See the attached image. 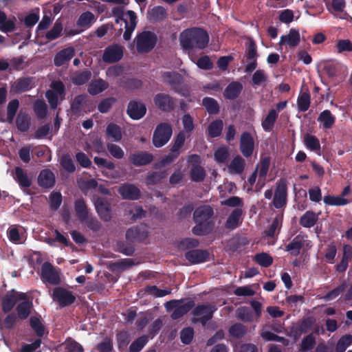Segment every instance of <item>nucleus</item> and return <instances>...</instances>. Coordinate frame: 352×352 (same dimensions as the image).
<instances>
[{
	"instance_id": "1",
	"label": "nucleus",
	"mask_w": 352,
	"mask_h": 352,
	"mask_svg": "<svg viewBox=\"0 0 352 352\" xmlns=\"http://www.w3.org/2000/svg\"><path fill=\"white\" fill-rule=\"evenodd\" d=\"M179 41L181 45L185 49H202L208 43L209 36L204 30L192 28L184 30L180 34Z\"/></svg>"
},
{
	"instance_id": "2",
	"label": "nucleus",
	"mask_w": 352,
	"mask_h": 352,
	"mask_svg": "<svg viewBox=\"0 0 352 352\" xmlns=\"http://www.w3.org/2000/svg\"><path fill=\"white\" fill-rule=\"evenodd\" d=\"M213 214V210L209 206H203L197 208L194 212V220L196 226L192 232L196 235H202L207 233L211 228L209 219Z\"/></svg>"
},
{
	"instance_id": "3",
	"label": "nucleus",
	"mask_w": 352,
	"mask_h": 352,
	"mask_svg": "<svg viewBox=\"0 0 352 352\" xmlns=\"http://www.w3.org/2000/svg\"><path fill=\"white\" fill-rule=\"evenodd\" d=\"M116 22L121 25H124L125 31L123 35L124 40L128 41L136 26V15L133 11L122 12L120 16L116 19Z\"/></svg>"
},
{
	"instance_id": "4",
	"label": "nucleus",
	"mask_w": 352,
	"mask_h": 352,
	"mask_svg": "<svg viewBox=\"0 0 352 352\" xmlns=\"http://www.w3.org/2000/svg\"><path fill=\"white\" fill-rule=\"evenodd\" d=\"M45 96L52 109L57 107L58 103L65 98V87L60 81H54L50 85Z\"/></svg>"
},
{
	"instance_id": "5",
	"label": "nucleus",
	"mask_w": 352,
	"mask_h": 352,
	"mask_svg": "<svg viewBox=\"0 0 352 352\" xmlns=\"http://www.w3.org/2000/svg\"><path fill=\"white\" fill-rule=\"evenodd\" d=\"M172 133V127L170 124L161 123L157 125L153 137L154 146L160 148L165 145L170 140Z\"/></svg>"
},
{
	"instance_id": "6",
	"label": "nucleus",
	"mask_w": 352,
	"mask_h": 352,
	"mask_svg": "<svg viewBox=\"0 0 352 352\" xmlns=\"http://www.w3.org/2000/svg\"><path fill=\"white\" fill-rule=\"evenodd\" d=\"M193 306L194 302L191 300H188L187 302L170 300L165 304V307L167 310L175 309L171 316L173 319H177L182 316L186 313H187Z\"/></svg>"
},
{
	"instance_id": "7",
	"label": "nucleus",
	"mask_w": 352,
	"mask_h": 352,
	"mask_svg": "<svg viewBox=\"0 0 352 352\" xmlns=\"http://www.w3.org/2000/svg\"><path fill=\"white\" fill-rule=\"evenodd\" d=\"M162 80L169 85L172 89L182 96L186 94V90L181 87L182 78L177 72H165L162 74Z\"/></svg>"
},
{
	"instance_id": "8",
	"label": "nucleus",
	"mask_w": 352,
	"mask_h": 352,
	"mask_svg": "<svg viewBox=\"0 0 352 352\" xmlns=\"http://www.w3.org/2000/svg\"><path fill=\"white\" fill-rule=\"evenodd\" d=\"M217 308L214 306L210 305L198 306L193 311L194 320L205 325L206 322L212 318Z\"/></svg>"
},
{
	"instance_id": "9",
	"label": "nucleus",
	"mask_w": 352,
	"mask_h": 352,
	"mask_svg": "<svg viewBox=\"0 0 352 352\" xmlns=\"http://www.w3.org/2000/svg\"><path fill=\"white\" fill-rule=\"evenodd\" d=\"M156 36L153 33L144 32L140 34L137 40V49L140 52H146L155 45Z\"/></svg>"
},
{
	"instance_id": "10",
	"label": "nucleus",
	"mask_w": 352,
	"mask_h": 352,
	"mask_svg": "<svg viewBox=\"0 0 352 352\" xmlns=\"http://www.w3.org/2000/svg\"><path fill=\"white\" fill-rule=\"evenodd\" d=\"M41 278L45 282L56 285L60 282L58 271L50 263H45L41 267Z\"/></svg>"
},
{
	"instance_id": "11",
	"label": "nucleus",
	"mask_w": 352,
	"mask_h": 352,
	"mask_svg": "<svg viewBox=\"0 0 352 352\" xmlns=\"http://www.w3.org/2000/svg\"><path fill=\"white\" fill-rule=\"evenodd\" d=\"M52 296L60 306L70 305L75 300V296L70 292L61 287L55 288Z\"/></svg>"
},
{
	"instance_id": "12",
	"label": "nucleus",
	"mask_w": 352,
	"mask_h": 352,
	"mask_svg": "<svg viewBox=\"0 0 352 352\" xmlns=\"http://www.w3.org/2000/svg\"><path fill=\"white\" fill-rule=\"evenodd\" d=\"M123 56V47L118 44L109 46L104 50L102 59L106 63L118 61Z\"/></svg>"
},
{
	"instance_id": "13",
	"label": "nucleus",
	"mask_w": 352,
	"mask_h": 352,
	"mask_svg": "<svg viewBox=\"0 0 352 352\" xmlns=\"http://www.w3.org/2000/svg\"><path fill=\"white\" fill-rule=\"evenodd\" d=\"M26 295L16 292H10L5 295L1 301L2 308L4 312L10 311L20 299H25Z\"/></svg>"
},
{
	"instance_id": "14",
	"label": "nucleus",
	"mask_w": 352,
	"mask_h": 352,
	"mask_svg": "<svg viewBox=\"0 0 352 352\" xmlns=\"http://www.w3.org/2000/svg\"><path fill=\"white\" fill-rule=\"evenodd\" d=\"M7 235L10 242L22 244L26 240L25 230L23 227L12 226L8 229Z\"/></svg>"
},
{
	"instance_id": "15",
	"label": "nucleus",
	"mask_w": 352,
	"mask_h": 352,
	"mask_svg": "<svg viewBox=\"0 0 352 352\" xmlns=\"http://www.w3.org/2000/svg\"><path fill=\"white\" fill-rule=\"evenodd\" d=\"M287 200V187L284 182H280L277 184L274 193L273 204L275 208H280L286 204Z\"/></svg>"
},
{
	"instance_id": "16",
	"label": "nucleus",
	"mask_w": 352,
	"mask_h": 352,
	"mask_svg": "<svg viewBox=\"0 0 352 352\" xmlns=\"http://www.w3.org/2000/svg\"><path fill=\"white\" fill-rule=\"evenodd\" d=\"M96 209L102 219L108 221L111 218L109 204L104 199L96 198L94 199Z\"/></svg>"
},
{
	"instance_id": "17",
	"label": "nucleus",
	"mask_w": 352,
	"mask_h": 352,
	"mask_svg": "<svg viewBox=\"0 0 352 352\" xmlns=\"http://www.w3.org/2000/svg\"><path fill=\"white\" fill-rule=\"evenodd\" d=\"M254 143L252 137L248 133H243L240 140V150L242 154L248 157H250L254 150Z\"/></svg>"
},
{
	"instance_id": "18",
	"label": "nucleus",
	"mask_w": 352,
	"mask_h": 352,
	"mask_svg": "<svg viewBox=\"0 0 352 352\" xmlns=\"http://www.w3.org/2000/svg\"><path fill=\"white\" fill-rule=\"evenodd\" d=\"M300 41V35L298 30L292 29L289 32L280 37L279 45L289 47L297 46Z\"/></svg>"
},
{
	"instance_id": "19",
	"label": "nucleus",
	"mask_w": 352,
	"mask_h": 352,
	"mask_svg": "<svg viewBox=\"0 0 352 352\" xmlns=\"http://www.w3.org/2000/svg\"><path fill=\"white\" fill-rule=\"evenodd\" d=\"M146 107L142 102H131L128 106L127 113L133 120H139L146 113Z\"/></svg>"
},
{
	"instance_id": "20",
	"label": "nucleus",
	"mask_w": 352,
	"mask_h": 352,
	"mask_svg": "<svg viewBox=\"0 0 352 352\" xmlns=\"http://www.w3.org/2000/svg\"><path fill=\"white\" fill-rule=\"evenodd\" d=\"M155 105L163 111L171 109L174 106L173 100L167 94H158L154 98Z\"/></svg>"
},
{
	"instance_id": "21",
	"label": "nucleus",
	"mask_w": 352,
	"mask_h": 352,
	"mask_svg": "<svg viewBox=\"0 0 352 352\" xmlns=\"http://www.w3.org/2000/svg\"><path fill=\"white\" fill-rule=\"evenodd\" d=\"M309 245V242L306 237L303 236H297L294 240L287 246V250L293 255H298L300 249L305 245Z\"/></svg>"
},
{
	"instance_id": "22",
	"label": "nucleus",
	"mask_w": 352,
	"mask_h": 352,
	"mask_svg": "<svg viewBox=\"0 0 352 352\" xmlns=\"http://www.w3.org/2000/svg\"><path fill=\"white\" fill-rule=\"evenodd\" d=\"M74 49L72 47L60 51L54 57V64L58 67L64 65L74 56Z\"/></svg>"
},
{
	"instance_id": "23",
	"label": "nucleus",
	"mask_w": 352,
	"mask_h": 352,
	"mask_svg": "<svg viewBox=\"0 0 352 352\" xmlns=\"http://www.w3.org/2000/svg\"><path fill=\"white\" fill-rule=\"evenodd\" d=\"M344 0H332L331 7L329 8V11L336 17L346 19L348 15L344 12Z\"/></svg>"
},
{
	"instance_id": "24",
	"label": "nucleus",
	"mask_w": 352,
	"mask_h": 352,
	"mask_svg": "<svg viewBox=\"0 0 352 352\" xmlns=\"http://www.w3.org/2000/svg\"><path fill=\"white\" fill-rule=\"evenodd\" d=\"M186 140V135L184 132H180L175 140L170 155L167 157V160L170 162L176 158L179 154L180 149L183 146Z\"/></svg>"
},
{
	"instance_id": "25",
	"label": "nucleus",
	"mask_w": 352,
	"mask_h": 352,
	"mask_svg": "<svg viewBox=\"0 0 352 352\" xmlns=\"http://www.w3.org/2000/svg\"><path fill=\"white\" fill-rule=\"evenodd\" d=\"M109 85L101 78L93 79L88 85L87 91L91 95H97L107 89Z\"/></svg>"
},
{
	"instance_id": "26",
	"label": "nucleus",
	"mask_w": 352,
	"mask_h": 352,
	"mask_svg": "<svg viewBox=\"0 0 352 352\" xmlns=\"http://www.w3.org/2000/svg\"><path fill=\"white\" fill-rule=\"evenodd\" d=\"M119 192L124 199H135L140 195L139 190L131 184H124L119 188Z\"/></svg>"
},
{
	"instance_id": "27",
	"label": "nucleus",
	"mask_w": 352,
	"mask_h": 352,
	"mask_svg": "<svg viewBox=\"0 0 352 352\" xmlns=\"http://www.w3.org/2000/svg\"><path fill=\"white\" fill-rule=\"evenodd\" d=\"M208 253L203 250H192L186 254V258L192 263H199L206 261Z\"/></svg>"
},
{
	"instance_id": "28",
	"label": "nucleus",
	"mask_w": 352,
	"mask_h": 352,
	"mask_svg": "<svg viewBox=\"0 0 352 352\" xmlns=\"http://www.w3.org/2000/svg\"><path fill=\"white\" fill-rule=\"evenodd\" d=\"M244 166V160L241 157L237 155L228 166V171L230 174H240L243 172Z\"/></svg>"
},
{
	"instance_id": "29",
	"label": "nucleus",
	"mask_w": 352,
	"mask_h": 352,
	"mask_svg": "<svg viewBox=\"0 0 352 352\" xmlns=\"http://www.w3.org/2000/svg\"><path fill=\"white\" fill-rule=\"evenodd\" d=\"M38 183L43 187H51L55 182V177L52 172L48 170H43L38 176Z\"/></svg>"
},
{
	"instance_id": "30",
	"label": "nucleus",
	"mask_w": 352,
	"mask_h": 352,
	"mask_svg": "<svg viewBox=\"0 0 352 352\" xmlns=\"http://www.w3.org/2000/svg\"><path fill=\"white\" fill-rule=\"evenodd\" d=\"M335 117L329 110H324L320 113L318 118V121L324 129H330L335 122Z\"/></svg>"
},
{
	"instance_id": "31",
	"label": "nucleus",
	"mask_w": 352,
	"mask_h": 352,
	"mask_svg": "<svg viewBox=\"0 0 352 352\" xmlns=\"http://www.w3.org/2000/svg\"><path fill=\"white\" fill-rule=\"evenodd\" d=\"M91 76V72L89 70L78 71L71 76V80L76 85H81L86 83Z\"/></svg>"
},
{
	"instance_id": "32",
	"label": "nucleus",
	"mask_w": 352,
	"mask_h": 352,
	"mask_svg": "<svg viewBox=\"0 0 352 352\" xmlns=\"http://www.w3.org/2000/svg\"><path fill=\"white\" fill-rule=\"evenodd\" d=\"M31 80L29 78H21L11 85V91L15 93L23 92L31 88Z\"/></svg>"
},
{
	"instance_id": "33",
	"label": "nucleus",
	"mask_w": 352,
	"mask_h": 352,
	"mask_svg": "<svg viewBox=\"0 0 352 352\" xmlns=\"http://www.w3.org/2000/svg\"><path fill=\"white\" fill-rule=\"evenodd\" d=\"M147 236V232L144 228L133 227L129 228L126 232V237L129 240H142Z\"/></svg>"
},
{
	"instance_id": "34",
	"label": "nucleus",
	"mask_w": 352,
	"mask_h": 352,
	"mask_svg": "<svg viewBox=\"0 0 352 352\" xmlns=\"http://www.w3.org/2000/svg\"><path fill=\"white\" fill-rule=\"evenodd\" d=\"M229 156V148L225 146H219L214 151V160L219 164H225L228 161Z\"/></svg>"
},
{
	"instance_id": "35",
	"label": "nucleus",
	"mask_w": 352,
	"mask_h": 352,
	"mask_svg": "<svg viewBox=\"0 0 352 352\" xmlns=\"http://www.w3.org/2000/svg\"><path fill=\"white\" fill-rule=\"evenodd\" d=\"M242 210L236 208L233 210L226 221V227L230 229L236 228L241 221Z\"/></svg>"
},
{
	"instance_id": "36",
	"label": "nucleus",
	"mask_w": 352,
	"mask_h": 352,
	"mask_svg": "<svg viewBox=\"0 0 352 352\" xmlns=\"http://www.w3.org/2000/svg\"><path fill=\"white\" fill-rule=\"evenodd\" d=\"M131 159L133 164L142 166L151 162L153 160V156L149 153L140 152L133 155Z\"/></svg>"
},
{
	"instance_id": "37",
	"label": "nucleus",
	"mask_w": 352,
	"mask_h": 352,
	"mask_svg": "<svg viewBox=\"0 0 352 352\" xmlns=\"http://www.w3.org/2000/svg\"><path fill=\"white\" fill-rule=\"evenodd\" d=\"M242 89V85L237 82L230 83L225 89L224 96L228 99H234L238 96Z\"/></svg>"
},
{
	"instance_id": "38",
	"label": "nucleus",
	"mask_w": 352,
	"mask_h": 352,
	"mask_svg": "<svg viewBox=\"0 0 352 352\" xmlns=\"http://www.w3.org/2000/svg\"><path fill=\"white\" fill-rule=\"evenodd\" d=\"M16 307L18 318L20 319L26 318L30 315L32 307V302L25 300V298Z\"/></svg>"
},
{
	"instance_id": "39",
	"label": "nucleus",
	"mask_w": 352,
	"mask_h": 352,
	"mask_svg": "<svg viewBox=\"0 0 352 352\" xmlns=\"http://www.w3.org/2000/svg\"><path fill=\"white\" fill-rule=\"evenodd\" d=\"M304 143L307 148L311 151L318 152L320 149V144L318 139L310 134H305L304 136Z\"/></svg>"
},
{
	"instance_id": "40",
	"label": "nucleus",
	"mask_w": 352,
	"mask_h": 352,
	"mask_svg": "<svg viewBox=\"0 0 352 352\" xmlns=\"http://www.w3.org/2000/svg\"><path fill=\"white\" fill-rule=\"evenodd\" d=\"M318 219V215L313 212L307 211L300 218V224L305 228H311L314 226Z\"/></svg>"
},
{
	"instance_id": "41",
	"label": "nucleus",
	"mask_w": 352,
	"mask_h": 352,
	"mask_svg": "<svg viewBox=\"0 0 352 352\" xmlns=\"http://www.w3.org/2000/svg\"><path fill=\"white\" fill-rule=\"evenodd\" d=\"M15 179L22 187H28L31 184L30 179L28 178L26 173L19 167L15 168Z\"/></svg>"
},
{
	"instance_id": "42",
	"label": "nucleus",
	"mask_w": 352,
	"mask_h": 352,
	"mask_svg": "<svg viewBox=\"0 0 352 352\" xmlns=\"http://www.w3.org/2000/svg\"><path fill=\"white\" fill-rule=\"evenodd\" d=\"M87 96L86 95H80L76 96L73 100L71 109L74 113H80L82 107L87 102Z\"/></svg>"
},
{
	"instance_id": "43",
	"label": "nucleus",
	"mask_w": 352,
	"mask_h": 352,
	"mask_svg": "<svg viewBox=\"0 0 352 352\" xmlns=\"http://www.w3.org/2000/svg\"><path fill=\"white\" fill-rule=\"evenodd\" d=\"M107 135L114 141L122 139V131L120 126L114 124H109L107 127Z\"/></svg>"
},
{
	"instance_id": "44",
	"label": "nucleus",
	"mask_w": 352,
	"mask_h": 352,
	"mask_svg": "<svg viewBox=\"0 0 352 352\" xmlns=\"http://www.w3.org/2000/svg\"><path fill=\"white\" fill-rule=\"evenodd\" d=\"M297 104L300 111H307L310 105V95L307 92H301L298 96Z\"/></svg>"
},
{
	"instance_id": "45",
	"label": "nucleus",
	"mask_w": 352,
	"mask_h": 352,
	"mask_svg": "<svg viewBox=\"0 0 352 352\" xmlns=\"http://www.w3.org/2000/svg\"><path fill=\"white\" fill-rule=\"evenodd\" d=\"M277 116L278 113L274 109L270 111L262 122V126L265 131H270L272 129Z\"/></svg>"
},
{
	"instance_id": "46",
	"label": "nucleus",
	"mask_w": 352,
	"mask_h": 352,
	"mask_svg": "<svg viewBox=\"0 0 352 352\" xmlns=\"http://www.w3.org/2000/svg\"><path fill=\"white\" fill-rule=\"evenodd\" d=\"M352 344V336L344 335L342 336L336 345V352H344L348 346Z\"/></svg>"
},
{
	"instance_id": "47",
	"label": "nucleus",
	"mask_w": 352,
	"mask_h": 352,
	"mask_svg": "<svg viewBox=\"0 0 352 352\" xmlns=\"http://www.w3.org/2000/svg\"><path fill=\"white\" fill-rule=\"evenodd\" d=\"M236 316L238 319L244 322H252L253 320L251 310L245 307H239L236 311Z\"/></svg>"
},
{
	"instance_id": "48",
	"label": "nucleus",
	"mask_w": 352,
	"mask_h": 352,
	"mask_svg": "<svg viewBox=\"0 0 352 352\" xmlns=\"http://www.w3.org/2000/svg\"><path fill=\"white\" fill-rule=\"evenodd\" d=\"M270 161L269 158L265 157L261 160V162L257 165L255 172L259 176L261 179H263L267 173Z\"/></svg>"
},
{
	"instance_id": "49",
	"label": "nucleus",
	"mask_w": 352,
	"mask_h": 352,
	"mask_svg": "<svg viewBox=\"0 0 352 352\" xmlns=\"http://www.w3.org/2000/svg\"><path fill=\"white\" fill-rule=\"evenodd\" d=\"M65 352H83L82 347L76 342L67 340L60 346Z\"/></svg>"
},
{
	"instance_id": "50",
	"label": "nucleus",
	"mask_w": 352,
	"mask_h": 352,
	"mask_svg": "<svg viewBox=\"0 0 352 352\" xmlns=\"http://www.w3.org/2000/svg\"><path fill=\"white\" fill-rule=\"evenodd\" d=\"M96 21L94 15L89 12H86L82 13L78 19V25L81 27H89Z\"/></svg>"
},
{
	"instance_id": "51",
	"label": "nucleus",
	"mask_w": 352,
	"mask_h": 352,
	"mask_svg": "<svg viewBox=\"0 0 352 352\" xmlns=\"http://www.w3.org/2000/svg\"><path fill=\"white\" fill-rule=\"evenodd\" d=\"M75 208L77 216L81 221L82 220L87 219V217L89 216L85 204L82 200H77L76 201Z\"/></svg>"
},
{
	"instance_id": "52",
	"label": "nucleus",
	"mask_w": 352,
	"mask_h": 352,
	"mask_svg": "<svg viewBox=\"0 0 352 352\" xmlns=\"http://www.w3.org/2000/svg\"><path fill=\"white\" fill-rule=\"evenodd\" d=\"M323 201L324 204L331 206H344L348 203L342 196H325Z\"/></svg>"
},
{
	"instance_id": "53",
	"label": "nucleus",
	"mask_w": 352,
	"mask_h": 352,
	"mask_svg": "<svg viewBox=\"0 0 352 352\" xmlns=\"http://www.w3.org/2000/svg\"><path fill=\"white\" fill-rule=\"evenodd\" d=\"M30 118L25 114L20 113L16 118V126L21 131H26L30 126Z\"/></svg>"
},
{
	"instance_id": "54",
	"label": "nucleus",
	"mask_w": 352,
	"mask_h": 352,
	"mask_svg": "<svg viewBox=\"0 0 352 352\" xmlns=\"http://www.w3.org/2000/svg\"><path fill=\"white\" fill-rule=\"evenodd\" d=\"M254 85H261L267 82V76L264 70L258 69L252 75V78Z\"/></svg>"
},
{
	"instance_id": "55",
	"label": "nucleus",
	"mask_w": 352,
	"mask_h": 352,
	"mask_svg": "<svg viewBox=\"0 0 352 352\" xmlns=\"http://www.w3.org/2000/svg\"><path fill=\"white\" fill-rule=\"evenodd\" d=\"M223 129V122L221 120L212 122L208 126V134L210 137L214 138L219 136Z\"/></svg>"
},
{
	"instance_id": "56",
	"label": "nucleus",
	"mask_w": 352,
	"mask_h": 352,
	"mask_svg": "<svg viewBox=\"0 0 352 352\" xmlns=\"http://www.w3.org/2000/svg\"><path fill=\"white\" fill-rule=\"evenodd\" d=\"M246 327L241 323L233 324L229 329L230 335L236 338L242 337L246 333Z\"/></svg>"
},
{
	"instance_id": "57",
	"label": "nucleus",
	"mask_w": 352,
	"mask_h": 352,
	"mask_svg": "<svg viewBox=\"0 0 352 352\" xmlns=\"http://www.w3.org/2000/svg\"><path fill=\"white\" fill-rule=\"evenodd\" d=\"M19 101L17 100H13L8 103L7 107V120L9 122H12L19 108Z\"/></svg>"
},
{
	"instance_id": "58",
	"label": "nucleus",
	"mask_w": 352,
	"mask_h": 352,
	"mask_svg": "<svg viewBox=\"0 0 352 352\" xmlns=\"http://www.w3.org/2000/svg\"><path fill=\"white\" fill-rule=\"evenodd\" d=\"M146 292L154 297H163L171 292L170 289H160L156 286H148L146 288Z\"/></svg>"
},
{
	"instance_id": "59",
	"label": "nucleus",
	"mask_w": 352,
	"mask_h": 352,
	"mask_svg": "<svg viewBox=\"0 0 352 352\" xmlns=\"http://www.w3.org/2000/svg\"><path fill=\"white\" fill-rule=\"evenodd\" d=\"M30 325L38 336H41L45 333L44 326L41 319L38 317H32L30 318Z\"/></svg>"
},
{
	"instance_id": "60",
	"label": "nucleus",
	"mask_w": 352,
	"mask_h": 352,
	"mask_svg": "<svg viewBox=\"0 0 352 352\" xmlns=\"http://www.w3.org/2000/svg\"><path fill=\"white\" fill-rule=\"evenodd\" d=\"M191 178L192 180L198 182L202 180L205 177L204 169L196 164H193V166L190 172Z\"/></svg>"
},
{
	"instance_id": "61",
	"label": "nucleus",
	"mask_w": 352,
	"mask_h": 352,
	"mask_svg": "<svg viewBox=\"0 0 352 352\" xmlns=\"http://www.w3.org/2000/svg\"><path fill=\"white\" fill-rule=\"evenodd\" d=\"M315 342L316 340L312 334L307 336L302 341L300 350L303 351L311 350L314 346Z\"/></svg>"
},
{
	"instance_id": "62",
	"label": "nucleus",
	"mask_w": 352,
	"mask_h": 352,
	"mask_svg": "<svg viewBox=\"0 0 352 352\" xmlns=\"http://www.w3.org/2000/svg\"><path fill=\"white\" fill-rule=\"evenodd\" d=\"M203 105L206 107L207 111L210 113H216L218 111V104L215 100L211 98H206L203 100Z\"/></svg>"
},
{
	"instance_id": "63",
	"label": "nucleus",
	"mask_w": 352,
	"mask_h": 352,
	"mask_svg": "<svg viewBox=\"0 0 352 352\" xmlns=\"http://www.w3.org/2000/svg\"><path fill=\"white\" fill-rule=\"evenodd\" d=\"M147 342V337L142 336L135 340L130 346V352H139Z\"/></svg>"
},
{
	"instance_id": "64",
	"label": "nucleus",
	"mask_w": 352,
	"mask_h": 352,
	"mask_svg": "<svg viewBox=\"0 0 352 352\" xmlns=\"http://www.w3.org/2000/svg\"><path fill=\"white\" fill-rule=\"evenodd\" d=\"M336 49L338 53H342L344 52H351L352 43L347 39L339 40L336 45Z\"/></svg>"
}]
</instances>
